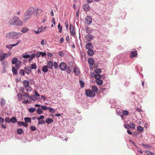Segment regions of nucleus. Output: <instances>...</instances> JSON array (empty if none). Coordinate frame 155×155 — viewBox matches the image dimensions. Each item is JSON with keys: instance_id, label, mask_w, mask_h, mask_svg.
<instances>
[{"instance_id": "nucleus-1", "label": "nucleus", "mask_w": 155, "mask_h": 155, "mask_svg": "<svg viewBox=\"0 0 155 155\" xmlns=\"http://www.w3.org/2000/svg\"><path fill=\"white\" fill-rule=\"evenodd\" d=\"M8 24L11 26H20L22 25L23 23L18 17L14 16L9 19Z\"/></svg>"}, {"instance_id": "nucleus-2", "label": "nucleus", "mask_w": 155, "mask_h": 155, "mask_svg": "<svg viewBox=\"0 0 155 155\" xmlns=\"http://www.w3.org/2000/svg\"><path fill=\"white\" fill-rule=\"evenodd\" d=\"M35 11V8L33 7L28 8L25 11L23 18V21L26 22L31 17Z\"/></svg>"}, {"instance_id": "nucleus-3", "label": "nucleus", "mask_w": 155, "mask_h": 155, "mask_svg": "<svg viewBox=\"0 0 155 155\" xmlns=\"http://www.w3.org/2000/svg\"><path fill=\"white\" fill-rule=\"evenodd\" d=\"M21 35L22 34L20 32L11 31L6 34V37L8 38L17 39L19 38Z\"/></svg>"}, {"instance_id": "nucleus-4", "label": "nucleus", "mask_w": 155, "mask_h": 155, "mask_svg": "<svg viewBox=\"0 0 155 155\" xmlns=\"http://www.w3.org/2000/svg\"><path fill=\"white\" fill-rule=\"evenodd\" d=\"M85 93L87 96L90 97H93L95 95V92L90 89L87 90L85 91Z\"/></svg>"}, {"instance_id": "nucleus-5", "label": "nucleus", "mask_w": 155, "mask_h": 155, "mask_svg": "<svg viewBox=\"0 0 155 155\" xmlns=\"http://www.w3.org/2000/svg\"><path fill=\"white\" fill-rule=\"evenodd\" d=\"M85 21L87 25H90L92 22V18L88 16H87L85 19Z\"/></svg>"}, {"instance_id": "nucleus-6", "label": "nucleus", "mask_w": 155, "mask_h": 155, "mask_svg": "<svg viewBox=\"0 0 155 155\" xmlns=\"http://www.w3.org/2000/svg\"><path fill=\"white\" fill-rule=\"evenodd\" d=\"M69 29L70 33L72 35L74 36L75 34V28L74 26H72L71 24L70 25Z\"/></svg>"}, {"instance_id": "nucleus-7", "label": "nucleus", "mask_w": 155, "mask_h": 155, "mask_svg": "<svg viewBox=\"0 0 155 155\" xmlns=\"http://www.w3.org/2000/svg\"><path fill=\"white\" fill-rule=\"evenodd\" d=\"M124 127L127 129H129L130 128L134 129L135 127V125L133 123H130L129 124L124 125Z\"/></svg>"}, {"instance_id": "nucleus-8", "label": "nucleus", "mask_w": 155, "mask_h": 155, "mask_svg": "<svg viewBox=\"0 0 155 155\" xmlns=\"http://www.w3.org/2000/svg\"><path fill=\"white\" fill-rule=\"evenodd\" d=\"M67 65L64 62H61L59 66L60 68L62 71H64L66 70Z\"/></svg>"}, {"instance_id": "nucleus-9", "label": "nucleus", "mask_w": 155, "mask_h": 155, "mask_svg": "<svg viewBox=\"0 0 155 155\" xmlns=\"http://www.w3.org/2000/svg\"><path fill=\"white\" fill-rule=\"evenodd\" d=\"M91 8L89 5L85 3L83 5V9L86 12L89 11L90 10Z\"/></svg>"}, {"instance_id": "nucleus-10", "label": "nucleus", "mask_w": 155, "mask_h": 155, "mask_svg": "<svg viewBox=\"0 0 155 155\" xmlns=\"http://www.w3.org/2000/svg\"><path fill=\"white\" fill-rule=\"evenodd\" d=\"M34 12L35 15V16H38L39 14L43 12V10L41 9H40L38 8L35 10Z\"/></svg>"}, {"instance_id": "nucleus-11", "label": "nucleus", "mask_w": 155, "mask_h": 155, "mask_svg": "<svg viewBox=\"0 0 155 155\" xmlns=\"http://www.w3.org/2000/svg\"><path fill=\"white\" fill-rule=\"evenodd\" d=\"M8 54H3L0 55V61H2L5 58L8 57Z\"/></svg>"}, {"instance_id": "nucleus-12", "label": "nucleus", "mask_w": 155, "mask_h": 155, "mask_svg": "<svg viewBox=\"0 0 155 155\" xmlns=\"http://www.w3.org/2000/svg\"><path fill=\"white\" fill-rule=\"evenodd\" d=\"M85 48L88 50L92 49L93 48L92 44L90 42L87 43L85 45Z\"/></svg>"}, {"instance_id": "nucleus-13", "label": "nucleus", "mask_w": 155, "mask_h": 155, "mask_svg": "<svg viewBox=\"0 0 155 155\" xmlns=\"http://www.w3.org/2000/svg\"><path fill=\"white\" fill-rule=\"evenodd\" d=\"M24 70L25 73L27 74H29L31 72V70L29 67H25Z\"/></svg>"}, {"instance_id": "nucleus-14", "label": "nucleus", "mask_w": 155, "mask_h": 155, "mask_svg": "<svg viewBox=\"0 0 155 155\" xmlns=\"http://www.w3.org/2000/svg\"><path fill=\"white\" fill-rule=\"evenodd\" d=\"M53 62L51 61H49L47 63V67L49 69H51L53 67Z\"/></svg>"}, {"instance_id": "nucleus-15", "label": "nucleus", "mask_w": 155, "mask_h": 155, "mask_svg": "<svg viewBox=\"0 0 155 155\" xmlns=\"http://www.w3.org/2000/svg\"><path fill=\"white\" fill-rule=\"evenodd\" d=\"M74 74L76 75H78L80 73V72L79 71V69L77 67H76L74 68Z\"/></svg>"}, {"instance_id": "nucleus-16", "label": "nucleus", "mask_w": 155, "mask_h": 155, "mask_svg": "<svg viewBox=\"0 0 155 155\" xmlns=\"http://www.w3.org/2000/svg\"><path fill=\"white\" fill-rule=\"evenodd\" d=\"M23 84L24 87L25 88L28 87L29 86V82L27 80H25L23 81Z\"/></svg>"}, {"instance_id": "nucleus-17", "label": "nucleus", "mask_w": 155, "mask_h": 155, "mask_svg": "<svg viewBox=\"0 0 155 155\" xmlns=\"http://www.w3.org/2000/svg\"><path fill=\"white\" fill-rule=\"evenodd\" d=\"M94 54V51L92 49L88 50L87 51V54L90 56H93Z\"/></svg>"}, {"instance_id": "nucleus-18", "label": "nucleus", "mask_w": 155, "mask_h": 155, "mask_svg": "<svg viewBox=\"0 0 155 155\" xmlns=\"http://www.w3.org/2000/svg\"><path fill=\"white\" fill-rule=\"evenodd\" d=\"M94 59L92 58H89L88 59V63L91 65H93L94 63Z\"/></svg>"}, {"instance_id": "nucleus-19", "label": "nucleus", "mask_w": 155, "mask_h": 155, "mask_svg": "<svg viewBox=\"0 0 155 155\" xmlns=\"http://www.w3.org/2000/svg\"><path fill=\"white\" fill-rule=\"evenodd\" d=\"M48 67L46 65L44 66L42 68V71L43 72L45 73L48 71Z\"/></svg>"}, {"instance_id": "nucleus-20", "label": "nucleus", "mask_w": 155, "mask_h": 155, "mask_svg": "<svg viewBox=\"0 0 155 155\" xmlns=\"http://www.w3.org/2000/svg\"><path fill=\"white\" fill-rule=\"evenodd\" d=\"M21 64V61H18L15 64V67L16 68L18 69L20 68V66Z\"/></svg>"}, {"instance_id": "nucleus-21", "label": "nucleus", "mask_w": 155, "mask_h": 155, "mask_svg": "<svg viewBox=\"0 0 155 155\" xmlns=\"http://www.w3.org/2000/svg\"><path fill=\"white\" fill-rule=\"evenodd\" d=\"M137 54V51H133L131 53V57L133 58L135 57Z\"/></svg>"}, {"instance_id": "nucleus-22", "label": "nucleus", "mask_w": 155, "mask_h": 155, "mask_svg": "<svg viewBox=\"0 0 155 155\" xmlns=\"http://www.w3.org/2000/svg\"><path fill=\"white\" fill-rule=\"evenodd\" d=\"M53 121V120L51 118H48L46 120L45 122L48 124H50Z\"/></svg>"}, {"instance_id": "nucleus-23", "label": "nucleus", "mask_w": 155, "mask_h": 155, "mask_svg": "<svg viewBox=\"0 0 155 155\" xmlns=\"http://www.w3.org/2000/svg\"><path fill=\"white\" fill-rule=\"evenodd\" d=\"M29 31V29L26 27L24 28L21 31V32L23 33H25Z\"/></svg>"}, {"instance_id": "nucleus-24", "label": "nucleus", "mask_w": 155, "mask_h": 155, "mask_svg": "<svg viewBox=\"0 0 155 155\" xmlns=\"http://www.w3.org/2000/svg\"><path fill=\"white\" fill-rule=\"evenodd\" d=\"M18 61L17 58H14L12 60V64H15Z\"/></svg>"}, {"instance_id": "nucleus-25", "label": "nucleus", "mask_w": 155, "mask_h": 155, "mask_svg": "<svg viewBox=\"0 0 155 155\" xmlns=\"http://www.w3.org/2000/svg\"><path fill=\"white\" fill-rule=\"evenodd\" d=\"M24 120L26 123H30L31 121V119L30 117H26L24 118Z\"/></svg>"}, {"instance_id": "nucleus-26", "label": "nucleus", "mask_w": 155, "mask_h": 155, "mask_svg": "<svg viewBox=\"0 0 155 155\" xmlns=\"http://www.w3.org/2000/svg\"><path fill=\"white\" fill-rule=\"evenodd\" d=\"M95 82L97 84L99 85H101L103 83V81L100 79L96 80L95 81Z\"/></svg>"}, {"instance_id": "nucleus-27", "label": "nucleus", "mask_w": 155, "mask_h": 155, "mask_svg": "<svg viewBox=\"0 0 155 155\" xmlns=\"http://www.w3.org/2000/svg\"><path fill=\"white\" fill-rule=\"evenodd\" d=\"M36 112L38 114H41L43 113V110L41 108H38L36 110Z\"/></svg>"}, {"instance_id": "nucleus-28", "label": "nucleus", "mask_w": 155, "mask_h": 155, "mask_svg": "<svg viewBox=\"0 0 155 155\" xmlns=\"http://www.w3.org/2000/svg\"><path fill=\"white\" fill-rule=\"evenodd\" d=\"M94 78L96 80L100 79L101 78V76L100 74H97L94 75Z\"/></svg>"}, {"instance_id": "nucleus-29", "label": "nucleus", "mask_w": 155, "mask_h": 155, "mask_svg": "<svg viewBox=\"0 0 155 155\" xmlns=\"http://www.w3.org/2000/svg\"><path fill=\"white\" fill-rule=\"evenodd\" d=\"M30 98L33 101H35L36 100L37 98L34 95H30Z\"/></svg>"}, {"instance_id": "nucleus-30", "label": "nucleus", "mask_w": 155, "mask_h": 155, "mask_svg": "<svg viewBox=\"0 0 155 155\" xmlns=\"http://www.w3.org/2000/svg\"><path fill=\"white\" fill-rule=\"evenodd\" d=\"M17 121V119L15 117H12L10 119V122L13 123H15Z\"/></svg>"}, {"instance_id": "nucleus-31", "label": "nucleus", "mask_w": 155, "mask_h": 155, "mask_svg": "<svg viewBox=\"0 0 155 155\" xmlns=\"http://www.w3.org/2000/svg\"><path fill=\"white\" fill-rule=\"evenodd\" d=\"M94 37L91 35H89L87 36V38L88 39V41H90L91 40H92L94 39Z\"/></svg>"}, {"instance_id": "nucleus-32", "label": "nucleus", "mask_w": 155, "mask_h": 155, "mask_svg": "<svg viewBox=\"0 0 155 155\" xmlns=\"http://www.w3.org/2000/svg\"><path fill=\"white\" fill-rule=\"evenodd\" d=\"M92 89L93 90V91L95 92H97L98 90L97 87L95 86H92L91 87Z\"/></svg>"}, {"instance_id": "nucleus-33", "label": "nucleus", "mask_w": 155, "mask_h": 155, "mask_svg": "<svg viewBox=\"0 0 155 155\" xmlns=\"http://www.w3.org/2000/svg\"><path fill=\"white\" fill-rule=\"evenodd\" d=\"M86 32L88 33H91L92 31V29L88 27L86 28Z\"/></svg>"}, {"instance_id": "nucleus-34", "label": "nucleus", "mask_w": 155, "mask_h": 155, "mask_svg": "<svg viewBox=\"0 0 155 155\" xmlns=\"http://www.w3.org/2000/svg\"><path fill=\"white\" fill-rule=\"evenodd\" d=\"M30 68L31 69H36L37 68V66L36 64L35 63H34L33 64H32L31 65V66Z\"/></svg>"}, {"instance_id": "nucleus-35", "label": "nucleus", "mask_w": 155, "mask_h": 155, "mask_svg": "<svg viewBox=\"0 0 155 155\" xmlns=\"http://www.w3.org/2000/svg\"><path fill=\"white\" fill-rule=\"evenodd\" d=\"M35 108H30L28 109V111L31 113L34 112L36 110Z\"/></svg>"}, {"instance_id": "nucleus-36", "label": "nucleus", "mask_w": 155, "mask_h": 155, "mask_svg": "<svg viewBox=\"0 0 155 155\" xmlns=\"http://www.w3.org/2000/svg\"><path fill=\"white\" fill-rule=\"evenodd\" d=\"M17 133L19 134H21L23 132V130L21 129H18L17 130Z\"/></svg>"}, {"instance_id": "nucleus-37", "label": "nucleus", "mask_w": 155, "mask_h": 155, "mask_svg": "<svg viewBox=\"0 0 155 155\" xmlns=\"http://www.w3.org/2000/svg\"><path fill=\"white\" fill-rule=\"evenodd\" d=\"M35 54H33L31 56H30V57H29V61H31L33 58L35 57Z\"/></svg>"}, {"instance_id": "nucleus-38", "label": "nucleus", "mask_w": 155, "mask_h": 155, "mask_svg": "<svg viewBox=\"0 0 155 155\" xmlns=\"http://www.w3.org/2000/svg\"><path fill=\"white\" fill-rule=\"evenodd\" d=\"M48 109L49 110V111L51 113H54L55 111V109L50 107H48Z\"/></svg>"}, {"instance_id": "nucleus-39", "label": "nucleus", "mask_w": 155, "mask_h": 155, "mask_svg": "<svg viewBox=\"0 0 155 155\" xmlns=\"http://www.w3.org/2000/svg\"><path fill=\"white\" fill-rule=\"evenodd\" d=\"M12 71L13 74H17V70L14 67H12Z\"/></svg>"}, {"instance_id": "nucleus-40", "label": "nucleus", "mask_w": 155, "mask_h": 155, "mask_svg": "<svg viewBox=\"0 0 155 155\" xmlns=\"http://www.w3.org/2000/svg\"><path fill=\"white\" fill-rule=\"evenodd\" d=\"M23 96L27 99H28L30 97L29 94L28 93L24 92L23 93Z\"/></svg>"}, {"instance_id": "nucleus-41", "label": "nucleus", "mask_w": 155, "mask_h": 155, "mask_svg": "<svg viewBox=\"0 0 155 155\" xmlns=\"http://www.w3.org/2000/svg\"><path fill=\"white\" fill-rule=\"evenodd\" d=\"M5 103V101L4 99H2L0 102L1 105L2 106H3Z\"/></svg>"}, {"instance_id": "nucleus-42", "label": "nucleus", "mask_w": 155, "mask_h": 155, "mask_svg": "<svg viewBox=\"0 0 155 155\" xmlns=\"http://www.w3.org/2000/svg\"><path fill=\"white\" fill-rule=\"evenodd\" d=\"M20 74L22 75L23 76H24L25 75V71L23 69H21L20 70L19 72Z\"/></svg>"}, {"instance_id": "nucleus-43", "label": "nucleus", "mask_w": 155, "mask_h": 155, "mask_svg": "<svg viewBox=\"0 0 155 155\" xmlns=\"http://www.w3.org/2000/svg\"><path fill=\"white\" fill-rule=\"evenodd\" d=\"M79 82L80 84L81 87L82 88L84 86V82L81 80H80Z\"/></svg>"}, {"instance_id": "nucleus-44", "label": "nucleus", "mask_w": 155, "mask_h": 155, "mask_svg": "<svg viewBox=\"0 0 155 155\" xmlns=\"http://www.w3.org/2000/svg\"><path fill=\"white\" fill-rule=\"evenodd\" d=\"M137 130L140 131L142 132L143 131V128L141 126H139L137 127Z\"/></svg>"}, {"instance_id": "nucleus-45", "label": "nucleus", "mask_w": 155, "mask_h": 155, "mask_svg": "<svg viewBox=\"0 0 155 155\" xmlns=\"http://www.w3.org/2000/svg\"><path fill=\"white\" fill-rule=\"evenodd\" d=\"M67 73L69 74L71 72V70L70 69V68L69 67H66V69Z\"/></svg>"}, {"instance_id": "nucleus-46", "label": "nucleus", "mask_w": 155, "mask_h": 155, "mask_svg": "<svg viewBox=\"0 0 155 155\" xmlns=\"http://www.w3.org/2000/svg\"><path fill=\"white\" fill-rule=\"evenodd\" d=\"M58 28L59 29V32L60 33H61L62 32V27L61 26H60V23L58 25Z\"/></svg>"}, {"instance_id": "nucleus-47", "label": "nucleus", "mask_w": 155, "mask_h": 155, "mask_svg": "<svg viewBox=\"0 0 155 155\" xmlns=\"http://www.w3.org/2000/svg\"><path fill=\"white\" fill-rule=\"evenodd\" d=\"M47 44V41H46L44 39L42 40L41 42V44L42 45H45Z\"/></svg>"}, {"instance_id": "nucleus-48", "label": "nucleus", "mask_w": 155, "mask_h": 155, "mask_svg": "<svg viewBox=\"0 0 155 155\" xmlns=\"http://www.w3.org/2000/svg\"><path fill=\"white\" fill-rule=\"evenodd\" d=\"M21 41L20 40H19L16 43L13 44H11L12 47L17 45Z\"/></svg>"}, {"instance_id": "nucleus-49", "label": "nucleus", "mask_w": 155, "mask_h": 155, "mask_svg": "<svg viewBox=\"0 0 155 155\" xmlns=\"http://www.w3.org/2000/svg\"><path fill=\"white\" fill-rule=\"evenodd\" d=\"M94 72L97 74L100 73L101 72V70L100 69H96L95 70Z\"/></svg>"}, {"instance_id": "nucleus-50", "label": "nucleus", "mask_w": 155, "mask_h": 155, "mask_svg": "<svg viewBox=\"0 0 155 155\" xmlns=\"http://www.w3.org/2000/svg\"><path fill=\"white\" fill-rule=\"evenodd\" d=\"M41 108L44 110H47L48 109V108L46 106H41Z\"/></svg>"}, {"instance_id": "nucleus-51", "label": "nucleus", "mask_w": 155, "mask_h": 155, "mask_svg": "<svg viewBox=\"0 0 155 155\" xmlns=\"http://www.w3.org/2000/svg\"><path fill=\"white\" fill-rule=\"evenodd\" d=\"M26 90L27 91H31L32 90L31 87H25Z\"/></svg>"}, {"instance_id": "nucleus-52", "label": "nucleus", "mask_w": 155, "mask_h": 155, "mask_svg": "<svg viewBox=\"0 0 155 155\" xmlns=\"http://www.w3.org/2000/svg\"><path fill=\"white\" fill-rule=\"evenodd\" d=\"M30 129L32 131H35L36 130V127L33 126H32L31 127Z\"/></svg>"}, {"instance_id": "nucleus-53", "label": "nucleus", "mask_w": 155, "mask_h": 155, "mask_svg": "<svg viewBox=\"0 0 155 155\" xmlns=\"http://www.w3.org/2000/svg\"><path fill=\"white\" fill-rule=\"evenodd\" d=\"M41 32V29L40 28H38L37 31H35V33H36V34H38Z\"/></svg>"}, {"instance_id": "nucleus-54", "label": "nucleus", "mask_w": 155, "mask_h": 155, "mask_svg": "<svg viewBox=\"0 0 155 155\" xmlns=\"http://www.w3.org/2000/svg\"><path fill=\"white\" fill-rule=\"evenodd\" d=\"M45 123V121L43 120H40L38 122V124H44Z\"/></svg>"}, {"instance_id": "nucleus-55", "label": "nucleus", "mask_w": 155, "mask_h": 155, "mask_svg": "<svg viewBox=\"0 0 155 155\" xmlns=\"http://www.w3.org/2000/svg\"><path fill=\"white\" fill-rule=\"evenodd\" d=\"M30 55H27L26 54H23V58H28L30 57Z\"/></svg>"}, {"instance_id": "nucleus-56", "label": "nucleus", "mask_w": 155, "mask_h": 155, "mask_svg": "<svg viewBox=\"0 0 155 155\" xmlns=\"http://www.w3.org/2000/svg\"><path fill=\"white\" fill-rule=\"evenodd\" d=\"M146 153L148 155H154V153L149 150L146 151Z\"/></svg>"}, {"instance_id": "nucleus-57", "label": "nucleus", "mask_w": 155, "mask_h": 155, "mask_svg": "<svg viewBox=\"0 0 155 155\" xmlns=\"http://www.w3.org/2000/svg\"><path fill=\"white\" fill-rule=\"evenodd\" d=\"M5 120L6 122L8 123H10V120L9 117H7L5 118Z\"/></svg>"}, {"instance_id": "nucleus-58", "label": "nucleus", "mask_w": 155, "mask_h": 155, "mask_svg": "<svg viewBox=\"0 0 155 155\" xmlns=\"http://www.w3.org/2000/svg\"><path fill=\"white\" fill-rule=\"evenodd\" d=\"M6 47L9 50H11L12 48L11 45H6Z\"/></svg>"}, {"instance_id": "nucleus-59", "label": "nucleus", "mask_w": 155, "mask_h": 155, "mask_svg": "<svg viewBox=\"0 0 155 155\" xmlns=\"http://www.w3.org/2000/svg\"><path fill=\"white\" fill-rule=\"evenodd\" d=\"M40 55H41V52L39 51L37 52V53L35 55L37 57H39L40 56Z\"/></svg>"}, {"instance_id": "nucleus-60", "label": "nucleus", "mask_w": 155, "mask_h": 155, "mask_svg": "<svg viewBox=\"0 0 155 155\" xmlns=\"http://www.w3.org/2000/svg\"><path fill=\"white\" fill-rule=\"evenodd\" d=\"M4 121V120L2 117H0V124H3Z\"/></svg>"}, {"instance_id": "nucleus-61", "label": "nucleus", "mask_w": 155, "mask_h": 155, "mask_svg": "<svg viewBox=\"0 0 155 155\" xmlns=\"http://www.w3.org/2000/svg\"><path fill=\"white\" fill-rule=\"evenodd\" d=\"M18 125L19 126H23V125H24V122H18Z\"/></svg>"}, {"instance_id": "nucleus-62", "label": "nucleus", "mask_w": 155, "mask_h": 155, "mask_svg": "<svg viewBox=\"0 0 155 155\" xmlns=\"http://www.w3.org/2000/svg\"><path fill=\"white\" fill-rule=\"evenodd\" d=\"M123 114L124 115H128V114H129V113L127 111V110H124L123 111Z\"/></svg>"}, {"instance_id": "nucleus-63", "label": "nucleus", "mask_w": 155, "mask_h": 155, "mask_svg": "<svg viewBox=\"0 0 155 155\" xmlns=\"http://www.w3.org/2000/svg\"><path fill=\"white\" fill-rule=\"evenodd\" d=\"M17 96L18 97V98H20V99H21V98L22 97V95L21 93H19L18 94Z\"/></svg>"}, {"instance_id": "nucleus-64", "label": "nucleus", "mask_w": 155, "mask_h": 155, "mask_svg": "<svg viewBox=\"0 0 155 155\" xmlns=\"http://www.w3.org/2000/svg\"><path fill=\"white\" fill-rule=\"evenodd\" d=\"M41 55L44 57L46 56V53L45 52H41Z\"/></svg>"}]
</instances>
